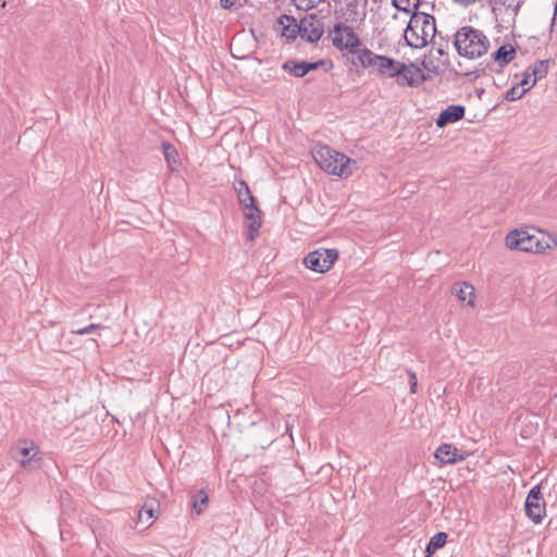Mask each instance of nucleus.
Returning <instances> with one entry per match:
<instances>
[{
	"label": "nucleus",
	"mask_w": 557,
	"mask_h": 557,
	"mask_svg": "<svg viewBox=\"0 0 557 557\" xmlns=\"http://www.w3.org/2000/svg\"><path fill=\"white\" fill-rule=\"evenodd\" d=\"M505 244L509 249L542 253L555 248L557 239L535 230L532 233L529 230H512L507 234Z\"/></svg>",
	"instance_id": "nucleus-1"
},
{
	"label": "nucleus",
	"mask_w": 557,
	"mask_h": 557,
	"mask_svg": "<svg viewBox=\"0 0 557 557\" xmlns=\"http://www.w3.org/2000/svg\"><path fill=\"white\" fill-rule=\"evenodd\" d=\"M436 34L435 17L431 14L413 11L405 30V40L414 49H422Z\"/></svg>",
	"instance_id": "nucleus-2"
},
{
	"label": "nucleus",
	"mask_w": 557,
	"mask_h": 557,
	"mask_svg": "<svg viewBox=\"0 0 557 557\" xmlns=\"http://www.w3.org/2000/svg\"><path fill=\"white\" fill-rule=\"evenodd\" d=\"M318 165L329 174L339 177L350 176L357 169V161L329 146L315 147L312 151Z\"/></svg>",
	"instance_id": "nucleus-3"
},
{
	"label": "nucleus",
	"mask_w": 557,
	"mask_h": 557,
	"mask_svg": "<svg viewBox=\"0 0 557 557\" xmlns=\"http://www.w3.org/2000/svg\"><path fill=\"white\" fill-rule=\"evenodd\" d=\"M454 46L459 55L476 59L487 53L490 40L482 30L463 26L455 34Z\"/></svg>",
	"instance_id": "nucleus-4"
},
{
	"label": "nucleus",
	"mask_w": 557,
	"mask_h": 557,
	"mask_svg": "<svg viewBox=\"0 0 557 557\" xmlns=\"http://www.w3.org/2000/svg\"><path fill=\"white\" fill-rule=\"evenodd\" d=\"M358 60L361 66L368 69L371 74L382 77H394L397 61L392 58L376 54L372 50L364 48L358 51Z\"/></svg>",
	"instance_id": "nucleus-5"
},
{
	"label": "nucleus",
	"mask_w": 557,
	"mask_h": 557,
	"mask_svg": "<svg viewBox=\"0 0 557 557\" xmlns=\"http://www.w3.org/2000/svg\"><path fill=\"white\" fill-rule=\"evenodd\" d=\"M329 37L337 50L358 54L359 50L357 49L361 42L350 25L335 23L333 28L329 30Z\"/></svg>",
	"instance_id": "nucleus-6"
},
{
	"label": "nucleus",
	"mask_w": 557,
	"mask_h": 557,
	"mask_svg": "<svg viewBox=\"0 0 557 557\" xmlns=\"http://www.w3.org/2000/svg\"><path fill=\"white\" fill-rule=\"evenodd\" d=\"M13 457L18 461L21 468L26 471L37 470L42 465L39 447L33 441H18L13 447Z\"/></svg>",
	"instance_id": "nucleus-7"
},
{
	"label": "nucleus",
	"mask_w": 557,
	"mask_h": 557,
	"mask_svg": "<svg viewBox=\"0 0 557 557\" xmlns=\"http://www.w3.org/2000/svg\"><path fill=\"white\" fill-rule=\"evenodd\" d=\"M338 256V250L335 248H318L305 257L304 264L317 273H326L332 269Z\"/></svg>",
	"instance_id": "nucleus-8"
},
{
	"label": "nucleus",
	"mask_w": 557,
	"mask_h": 557,
	"mask_svg": "<svg viewBox=\"0 0 557 557\" xmlns=\"http://www.w3.org/2000/svg\"><path fill=\"white\" fill-rule=\"evenodd\" d=\"M324 33L322 20L315 14H308L299 21V36L301 39L315 44Z\"/></svg>",
	"instance_id": "nucleus-9"
},
{
	"label": "nucleus",
	"mask_w": 557,
	"mask_h": 557,
	"mask_svg": "<svg viewBox=\"0 0 557 557\" xmlns=\"http://www.w3.org/2000/svg\"><path fill=\"white\" fill-rule=\"evenodd\" d=\"M394 77H397V83L400 86H419L426 81L425 75L414 64H405L397 61V66L394 72Z\"/></svg>",
	"instance_id": "nucleus-10"
},
{
	"label": "nucleus",
	"mask_w": 557,
	"mask_h": 557,
	"mask_svg": "<svg viewBox=\"0 0 557 557\" xmlns=\"http://www.w3.org/2000/svg\"><path fill=\"white\" fill-rule=\"evenodd\" d=\"M525 513L534 522L540 523L545 516V503L542 500L541 487L531 488L525 499Z\"/></svg>",
	"instance_id": "nucleus-11"
},
{
	"label": "nucleus",
	"mask_w": 557,
	"mask_h": 557,
	"mask_svg": "<svg viewBox=\"0 0 557 557\" xmlns=\"http://www.w3.org/2000/svg\"><path fill=\"white\" fill-rule=\"evenodd\" d=\"M362 4L360 0H349L345 5L334 11V16L337 23L355 24L362 21L366 16L364 11H359V5Z\"/></svg>",
	"instance_id": "nucleus-12"
},
{
	"label": "nucleus",
	"mask_w": 557,
	"mask_h": 557,
	"mask_svg": "<svg viewBox=\"0 0 557 557\" xmlns=\"http://www.w3.org/2000/svg\"><path fill=\"white\" fill-rule=\"evenodd\" d=\"M244 219L246 237L248 240H255L259 236V230L262 225L261 211L257 205L244 208Z\"/></svg>",
	"instance_id": "nucleus-13"
},
{
	"label": "nucleus",
	"mask_w": 557,
	"mask_h": 557,
	"mask_svg": "<svg viewBox=\"0 0 557 557\" xmlns=\"http://www.w3.org/2000/svg\"><path fill=\"white\" fill-rule=\"evenodd\" d=\"M325 61L319 60L317 62H306L298 60H287L283 63L282 69L295 77H304L310 71L317 70L324 65Z\"/></svg>",
	"instance_id": "nucleus-14"
},
{
	"label": "nucleus",
	"mask_w": 557,
	"mask_h": 557,
	"mask_svg": "<svg viewBox=\"0 0 557 557\" xmlns=\"http://www.w3.org/2000/svg\"><path fill=\"white\" fill-rule=\"evenodd\" d=\"M466 112V108L461 104H451L444 109L437 120L436 126L442 128L448 124L456 123L463 119Z\"/></svg>",
	"instance_id": "nucleus-15"
},
{
	"label": "nucleus",
	"mask_w": 557,
	"mask_h": 557,
	"mask_svg": "<svg viewBox=\"0 0 557 557\" xmlns=\"http://www.w3.org/2000/svg\"><path fill=\"white\" fill-rule=\"evenodd\" d=\"M277 24L282 28L281 35L288 40H294L299 35V22L294 16L284 14L278 17Z\"/></svg>",
	"instance_id": "nucleus-16"
},
{
	"label": "nucleus",
	"mask_w": 557,
	"mask_h": 557,
	"mask_svg": "<svg viewBox=\"0 0 557 557\" xmlns=\"http://www.w3.org/2000/svg\"><path fill=\"white\" fill-rule=\"evenodd\" d=\"M434 457L441 463H455L457 461L463 460L462 455H458V449L451 444H443L441 445L434 454Z\"/></svg>",
	"instance_id": "nucleus-17"
},
{
	"label": "nucleus",
	"mask_w": 557,
	"mask_h": 557,
	"mask_svg": "<svg viewBox=\"0 0 557 557\" xmlns=\"http://www.w3.org/2000/svg\"><path fill=\"white\" fill-rule=\"evenodd\" d=\"M234 189L243 209L256 205V198L252 196L248 184L244 180L236 181L234 183Z\"/></svg>",
	"instance_id": "nucleus-18"
},
{
	"label": "nucleus",
	"mask_w": 557,
	"mask_h": 557,
	"mask_svg": "<svg viewBox=\"0 0 557 557\" xmlns=\"http://www.w3.org/2000/svg\"><path fill=\"white\" fill-rule=\"evenodd\" d=\"M159 507V505L156 503V500H147L141 508L138 511V522L137 524H143L144 529H147L151 525L153 519L156 516V508Z\"/></svg>",
	"instance_id": "nucleus-19"
},
{
	"label": "nucleus",
	"mask_w": 557,
	"mask_h": 557,
	"mask_svg": "<svg viewBox=\"0 0 557 557\" xmlns=\"http://www.w3.org/2000/svg\"><path fill=\"white\" fill-rule=\"evenodd\" d=\"M516 50L508 45L499 47L493 54V60L500 66L507 65L515 57Z\"/></svg>",
	"instance_id": "nucleus-20"
},
{
	"label": "nucleus",
	"mask_w": 557,
	"mask_h": 557,
	"mask_svg": "<svg viewBox=\"0 0 557 557\" xmlns=\"http://www.w3.org/2000/svg\"><path fill=\"white\" fill-rule=\"evenodd\" d=\"M447 536L448 535L445 532L434 534L426 545V556H432L437 549L442 548L446 544Z\"/></svg>",
	"instance_id": "nucleus-21"
},
{
	"label": "nucleus",
	"mask_w": 557,
	"mask_h": 557,
	"mask_svg": "<svg viewBox=\"0 0 557 557\" xmlns=\"http://www.w3.org/2000/svg\"><path fill=\"white\" fill-rule=\"evenodd\" d=\"M549 60H541L528 67V76H534L536 79L543 78L548 72Z\"/></svg>",
	"instance_id": "nucleus-22"
},
{
	"label": "nucleus",
	"mask_w": 557,
	"mask_h": 557,
	"mask_svg": "<svg viewBox=\"0 0 557 557\" xmlns=\"http://www.w3.org/2000/svg\"><path fill=\"white\" fill-rule=\"evenodd\" d=\"M454 290L460 301H466L468 298L473 296L474 288L468 283L455 284Z\"/></svg>",
	"instance_id": "nucleus-23"
},
{
	"label": "nucleus",
	"mask_w": 557,
	"mask_h": 557,
	"mask_svg": "<svg viewBox=\"0 0 557 557\" xmlns=\"http://www.w3.org/2000/svg\"><path fill=\"white\" fill-rule=\"evenodd\" d=\"M162 149L169 166H172L178 162V152L173 145L164 141L162 143Z\"/></svg>",
	"instance_id": "nucleus-24"
},
{
	"label": "nucleus",
	"mask_w": 557,
	"mask_h": 557,
	"mask_svg": "<svg viewBox=\"0 0 557 557\" xmlns=\"http://www.w3.org/2000/svg\"><path fill=\"white\" fill-rule=\"evenodd\" d=\"M392 4L397 10L409 13L411 8L418 11L420 0H392Z\"/></svg>",
	"instance_id": "nucleus-25"
},
{
	"label": "nucleus",
	"mask_w": 557,
	"mask_h": 557,
	"mask_svg": "<svg viewBox=\"0 0 557 557\" xmlns=\"http://www.w3.org/2000/svg\"><path fill=\"white\" fill-rule=\"evenodd\" d=\"M207 503H208V494L203 490H200L194 496L193 507H194L195 511L199 515L205 511Z\"/></svg>",
	"instance_id": "nucleus-26"
},
{
	"label": "nucleus",
	"mask_w": 557,
	"mask_h": 557,
	"mask_svg": "<svg viewBox=\"0 0 557 557\" xmlns=\"http://www.w3.org/2000/svg\"><path fill=\"white\" fill-rule=\"evenodd\" d=\"M528 91V88H523L519 83L513 85L510 89L506 91L505 99L507 101H516L521 99L524 94Z\"/></svg>",
	"instance_id": "nucleus-27"
},
{
	"label": "nucleus",
	"mask_w": 557,
	"mask_h": 557,
	"mask_svg": "<svg viewBox=\"0 0 557 557\" xmlns=\"http://www.w3.org/2000/svg\"><path fill=\"white\" fill-rule=\"evenodd\" d=\"M292 1L296 5L297 9L304 10V11H309V10L318 7L324 0H292Z\"/></svg>",
	"instance_id": "nucleus-28"
},
{
	"label": "nucleus",
	"mask_w": 557,
	"mask_h": 557,
	"mask_svg": "<svg viewBox=\"0 0 557 557\" xmlns=\"http://www.w3.org/2000/svg\"><path fill=\"white\" fill-rule=\"evenodd\" d=\"M522 2H523V0H506L505 3H498V4L505 7L507 10H510L512 12V15L517 16Z\"/></svg>",
	"instance_id": "nucleus-29"
},
{
	"label": "nucleus",
	"mask_w": 557,
	"mask_h": 557,
	"mask_svg": "<svg viewBox=\"0 0 557 557\" xmlns=\"http://www.w3.org/2000/svg\"><path fill=\"white\" fill-rule=\"evenodd\" d=\"M102 326L100 324H89L85 327H82V329H77V330H72L71 332L73 334H77V335H87V334H91L94 333L95 331L101 329Z\"/></svg>",
	"instance_id": "nucleus-30"
},
{
	"label": "nucleus",
	"mask_w": 557,
	"mask_h": 557,
	"mask_svg": "<svg viewBox=\"0 0 557 557\" xmlns=\"http://www.w3.org/2000/svg\"><path fill=\"white\" fill-rule=\"evenodd\" d=\"M524 77L519 82L523 88H528V91L536 84L537 79L534 76H528V69L524 71Z\"/></svg>",
	"instance_id": "nucleus-31"
},
{
	"label": "nucleus",
	"mask_w": 557,
	"mask_h": 557,
	"mask_svg": "<svg viewBox=\"0 0 557 557\" xmlns=\"http://www.w3.org/2000/svg\"><path fill=\"white\" fill-rule=\"evenodd\" d=\"M408 374L410 377V392H411V394H414L417 392V385H418L417 375L411 370L408 371Z\"/></svg>",
	"instance_id": "nucleus-32"
},
{
	"label": "nucleus",
	"mask_w": 557,
	"mask_h": 557,
	"mask_svg": "<svg viewBox=\"0 0 557 557\" xmlns=\"http://www.w3.org/2000/svg\"><path fill=\"white\" fill-rule=\"evenodd\" d=\"M220 3L223 9H231L234 5L233 0H220Z\"/></svg>",
	"instance_id": "nucleus-33"
},
{
	"label": "nucleus",
	"mask_w": 557,
	"mask_h": 557,
	"mask_svg": "<svg viewBox=\"0 0 557 557\" xmlns=\"http://www.w3.org/2000/svg\"><path fill=\"white\" fill-rule=\"evenodd\" d=\"M506 0H495V3H505Z\"/></svg>",
	"instance_id": "nucleus-34"
},
{
	"label": "nucleus",
	"mask_w": 557,
	"mask_h": 557,
	"mask_svg": "<svg viewBox=\"0 0 557 557\" xmlns=\"http://www.w3.org/2000/svg\"><path fill=\"white\" fill-rule=\"evenodd\" d=\"M438 53H440V54H443V53H444V51H443L442 49H438Z\"/></svg>",
	"instance_id": "nucleus-35"
}]
</instances>
